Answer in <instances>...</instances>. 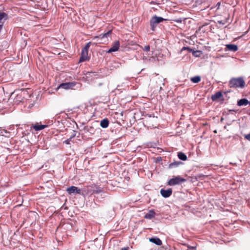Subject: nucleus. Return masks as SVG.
Listing matches in <instances>:
<instances>
[{"label": "nucleus", "mask_w": 250, "mask_h": 250, "mask_svg": "<svg viewBox=\"0 0 250 250\" xmlns=\"http://www.w3.org/2000/svg\"><path fill=\"white\" fill-rule=\"evenodd\" d=\"M230 88H243L245 86V82L243 77L232 78L229 82Z\"/></svg>", "instance_id": "1"}, {"label": "nucleus", "mask_w": 250, "mask_h": 250, "mask_svg": "<svg viewBox=\"0 0 250 250\" xmlns=\"http://www.w3.org/2000/svg\"><path fill=\"white\" fill-rule=\"evenodd\" d=\"M90 43V42H88L83 49L81 53V57L80 59V62L89 60V57L88 55V51L89 48Z\"/></svg>", "instance_id": "2"}, {"label": "nucleus", "mask_w": 250, "mask_h": 250, "mask_svg": "<svg viewBox=\"0 0 250 250\" xmlns=\"http://www.w3.org/2000/svg\"><path fill=\"white\" fill-rule=\"evenodd\" d=\"M186 180L180 176H176L171 178L167 182V184L170 186H172L180 184L181 183L184 182Z\"/></svg>", "instance_id": "3"}, {"label": "nucleus", "mask_w": 250, "mask_h": 250, "mask_svg": "<svg viewBox=\"0 0 250 250\" xmlns=\"http://www.w3.org/2000/svg\"><path fill=\"white\" fill-rule=\"evenodd\" d=\"M110 34L111 31H109L104 34H102L99 36L94 37L93 39H97V42L98 43H103L107 41V40H104V38H107V36H109Z\"/></svg>", "instance_id": "4"}, {"label": "nucleus", "mask_w": 250, "mask_h": 250, "mask_svg": "<svg viewBox=\"0 0 250 250\" xmlns=\"http://www.w3.org/2000/svg\"><path fill=\"white\" fill-rule=\"evenodd\" d=\"M77 84L76 82L64 83L60 84L58 88H62L65 90H68L72 88Z\"/></svg>", "instance_id": "5"}, {"label": "nucleus", "mask_w": 250, "mask_h": 250, "mask_svg": "<svg viewBox=\"0 0 250 250\" xmlns=\"http://www.w3.org/2000/svg\"><path fill=\"white\" fill-rule=\"evenodd\" d=\"M166 20L161 17H157L156 16H154L152 17L151 18L150 23L151 26H154L155 24L159 23L161 22H162L163 21Z\"/></svg>", "instance_id": "6"}, {"label": "nucleus", "mask_w": 250, "mask_h": 250, "mask_svg": "<svg viewBox=\"0 0 250 250\" xmlns=\"http://www.w3.org/2000/svg\"><path fill=\"white\" fill-rule=\"evenodd\" d=\"M66 191L69 194L75 193L78 194H81V190L79 188H77V187L73 186L68 188L66 189Z\"/></svg>", "instance_id": "7"}, {"label": "nucleus", "mask_w": 250, "mask_h": 250, "mask_svg": "<svg viewBox=\"0 0 250 250\" xmlns=\"http://www.w3.org/2000/svg\"><path fill=\"white\" fill-rule=\"evenodd\" d=\"M172 189L168 188L167 189H161L160 190V193L161 195L164 198H167L171 196L172 194Z\"/></svg>", "instance_id": "8"}, {"label": "nucleus", "mask_w": 250, "mask_h": 250, "mask_svg": "<svg viewBox=\"0 0 250 250\" xmlns=\"http://www.w3.org/2000/svg\"><path fill=\"white\" fill-rule=\"evenodd\" d=\"M120 46V44L119 41L115 42L112 47L107 51V53H109L117 51L119 49Z\"/></svg>", "instance_id": "9"}, {"label": "nucleus", "mask_w": 250, "mask_h": 250, "mask_svg": "<svg viewBox=\"0 0 250 250\" xmlns=\"http://www.w3.org/2000/svg\"><path fill=\"white\" fill-rule=\"evenodd\" d=\"M186 49H187L190 52L192 51L193 55L196 57H199L200 54H201V52L200 51H192V50L191 49H190V48H189L188 47H183V48L182 49V51H183L184 50H186Z\"/></svg>", "instance_id": "10"}, {"label": "nucleus", "mask_w": 250, "mask_h": 250, "mask_svg": "<svg viewBox=\"0 0 250 250\" xmlns=\"http://www.w3.org/2000/svg\"><path fill=\"white\" fill-rule=\"evenodd\" d=\"M155 213L152 209L149 210L148 212L146 213L144 216L145 218L151 219L155 217Z\"/></svg>", "instance_id": "11"}, {"label": "nucleus", "mask_w": 250, "mask_h": 250, "mask_svg": "<svg viewBox=\"0 0 250 250\" xmlns=\"http://www.w3.org/2000/svg\"><path fill=\"white\" fill-rule=\"evenodd\" d=\"M226 48L230 51H233V52H236L238 50V47L237 45L235 44H229L226 45Z\"/></svg>", "instance_id": "12"}, {"label": "nucleus", "mask_w": 250, "mask_h": 250, "mask_svg": "<svg viewBox=\"0 0 250 250\" xmlns=\"http://www.w3.org/2000/svg\"><path fill=\"white\" fill-rule=\"evenodd\" d=\"M249 104V101L245 98L242 99L237 102V105L238 106L247 105Z\"/></svg>", "instance_id": "13"}, {"label": "nucleus", "mask_w": 250, "mask_h": 250, "mask_svg": "<svg viewBox=\"0 0 250 250\" xmlns=\"http://www.w3.org/2000/svg\"><path fill=\"white\" fill-rule=\"evenodd\" d=\"M150 242L156 244L157 245L160 246L162 244L161 240L158 238L156 237L151 238L149 239Z\"/></svg>", "instance_id": "14"}, {"label": "nucleus", "mask_w": 250, "mask_h": 250, "mask_svg": "<svg viewBox=\"0 0 250 250\" xmlns=\"http://www.w3.org/2000/svg\"><path fill=\"white\" fill-rule=\"evenodd\" d=\"M109 125V122L107 119L102 120L100 122L101 126L103 128H106Z\"/></svg>", "instance_id": "15"}, {"label": "nucleus", "mask_w": 250, "mask_h": 250, "mask_svg": "<svg viewBox=\"0 0 250 250\" xmlns=\"http://www.w3.org/2000/svg\"><path fill=\"white\" fill-rule=\"evenodd\" d=\"M178 157L179 159L182 161H186L187 159L186 155L183 152H179L178 153Z\"/></svg>", "instance_id": "16"}, {"label": "nucleus", "mask_w": 250, "mask_h": 250, "mask_svg": "<svg viewBox=\"0 0 250 250\" xmlns=\"http://www.w3.org/2000/svg\"><path fill=\"white\" fill-rule=\"evenodd\" d=\"M190 80L193 83H198L201 81V78L200 76H197L191 78Z\"/></svg>", "instance_id": "17"}, {"label": "nucleus", "mask_w": 250, "mask_h": 250, "mask_svg": "<svg viewBox=\"0 0 250 250\" xmlns=\"http://www.w3.org/2000/svg\"><path fill=\"white\" fill-rule=\"evenodd\" d=\"M46 125H35L33 126V128L37 131L40 130L44 129Z\"/></svg>", "instance_id": "18"}, {"label": "nucleus", "mask_w": 250, "mask_h": 250, "mask_svg": "<svg viewBox=\"0 0 250 250\" xmlns=\"http://www.w3.org/2000/svg\"><path fill=\"white\" fill-rule=\"evenodd\" d=\"M8 19L7 15L4 12H0V21L2 20H7Z\"/></svg>", "instance_id": "19"}, {"label": "nucleus", "mask_w": 250, "mask_h": 250, "mask_svg": "<svg viewBox=\"0 0 250 250\" xmlns=\"http://www.w3.org/2000/svg\"><path fill=\"white\" fill-rule=\"evenodd\" d=\"M22 100V98H21V93H19L17 95V98L15 99V102L16 103H19L20 102H21Z\"/></svg>", "instance_id": "20"}, {"label": "nucleus", "mask_w": 250, "mask_h": 250, "mask_svg": "<svg viewBox=\"0 0 250 250\" xmlns=\"http://www.w3.org/2000/svg\"><path fill=\"white\" fill-rule=\"evenodd\" d=\"M211 98L213 101H215L219 98V92H217L214 95H212Z\"/></svg>", "instance_id": "21"}, {"label": "nucleus", "mask_w": 250, "mask_h": 250, "mask_svg": "<svg viewBox=\"0 0 250 250\" xmlns=\"http://www.w3.org/2000/svg\"><path fill=\"white\" fill-rule=\"evenodd\" d=\"M75 135H73L72 136H71L69 139L66 140L64 143L65 144H67V145H69L70 144V141L71 140L72 138H73L74 137Z\"/></svg>", "instance_id": "22"}, {"label": "nucleus", "mask_w": 250, "mask_h": 250, "mask_svg": "<svg viewBox=\"0 0 250 250\" xmlns=\"http://www.w3.org/2000/svg\"><path fill=\"white\" fill-rule=\"evenodd\" d=\"M179 163V162H174V163H171L170 165H169V167H177L178 166Z\"/></svg>", "instance_id": "23"}, {"label": "nucleus", "mask_w": 250, "mask_h": 250, "mask_svg": "<svg viewBox=\"0 0 250 250\" xmlns=\"http://www.w3.org/2000/svg\"><path fill=\"white\" fill-rule=\"evenodd\" d=\"M144 50L146 51H149L150 50L149 45H146L144 47Z\"/></svg>", "instance_id": "24"}, {"label": "nucleus", "mask_w": 250, "mask_h": 250, "mask_svg": "<svg viewBox=\"0 0 250 250\" xmlns=\"http://www.w3.org/2000/svg\"><path fill=\"white\" fill-rule=\"evenodd\" d=\"M245 138L250 141V133L245 136Z\"/></svg>", "instance_id": "25"}, {"label": "nucleus", "mask_w": 250, "mask_h": 250, "mask_svg": "<svg viewBox=\"0 0 250 250\" xmlns=\"http://www.w3.org/2000/svg\"><path fill=\"white\" fill-rule=\"evenodd\" d=\"M129 248L128 247H125L122 248L121 250H128Z\"/></svg>", "instance_id": "26"}, {"label": "nucleus", "mask_w": 250, "mask_h": 250, "mask_svg": "<svg viewBox=\"0 0 250 250\" xmlns=\"http://www.w3.org/2000/svg\"><path fill=\"white\" fill-rule=\"evenodd\" d=\"M219 95H220V100L221 97L223 96V95H222V94L221 92H220Z\"/></svg>", "instance_id": "27"}, {"label": "nucleus", "mask_w": 250, "mask_h": 250, "mask_svg": "<svg viewBox=\"0 0 250 250\" xmlns=\"http://www.w3.org/2000/svg\"><path fill=\"white\" fill-rule=\"evenodd\" d=\"M90 129H91V130H92V131H94V130H94V128H93V127H92V126H90V129H89V131H90Z\"/></svg>", "instance_id": "28"}, {"label": "nucleus", "mask_w": 250, "mask_h": 250, "mask_svg": "<svg viewBox=\"0 0 250 250\" xmlns=\"http://www.w3.org/2000/svg\"><path fill=\"white\" fill-rule=\"evenodd\" d=\"M151 28L152 30H154L155 25L154 26H151Z\"/></svg>", "instance_id": "29"}, {"label": "nucleus", "mask_w": 250, "mask_h": 250, "mask_svg": "<svg viewBox=\"0 0 250 250\" xmlns=\"http://www.w3.org/2000/svg\"><path fill=\"white\" fill-rule=\"evenodd\" d=\"M229 112H231V113L232 112H234L233 110H229Z\"/></svg>", "instance_id": "30"}, {"label": "nucleus", "mask_w": 250, "mask_h": 250, "mask_svg": "<svg viewBox=\"0 0 250 250\" xmlns=\"http://www.w3.org/2000/svg\"><path fill=\"white\" fill-rule=\"evenodd\" d=\"M177 21V22H181V21H179V20H178V21Z\"/></svg>", "instance_id": "31"}, {"label": "nucleus", "mask_w": 250, "mask_h": 250, "mask_svg": "<svg viewBox=\"0 0 250 250\" xmlns=\"http://www.w3.org/2000/svg\"><path fill=\"white\" fill-rule=\"evenodd\" d=\"M219 23H222V21H219ZM223 24H224V23H223Z\"/></svg>", "instance_id": "32"}, {"label": "nucleus", "mask_w": 250, "mask_h": 250, "mask_svg": "<svg viewBox=\"0 0 250 250\" xmlns=\"http://www.w3.org/2000/svg\"><path fill=\"white\" fill-rule=\"evenodd\" d=\"M214 132L215 133H216V132H217V131L215 130H214Z\"/></svg>", "instance_id": "33"}, {"label": "nucleus", "mask_w": 250, "mask_h": 250, "mask_svg": "<svg viewBox=\"0 0 250 250\" xmlns=\"http://www.w3.org/2000/svg\"><path fill=\"white\" fill-rule=\"evenodd\" d=\"M223 120V118L222 117V118H221V121H222Z\"/></svg>", "instance_id": "34"}, {"label": "nucleus", "mask_w": 250, "mask_h": 250, "mask_svg": "<svg viewBox=\"0 0 250 250\" xmlns=\"http://www.w3.org/2000/svg\"><path fill=\"white\" fill-rule=\"evenodd\" d=\"M248 114H249V115H250V112Z\"/></svg>", "instance_id": "35"}, {"label": "nucleus", "mask_w": 250, "mask_h": 250, "mask_svg": "<svg viewBox=\"0 0 250 250\" xmlns=\"http://www.w3.org/2000/svg\"><path fill=\"white\" fill-rule=\"evenodd\" d=\"M249 104H250V102H249Z\"/></svg>", "instance_id": "36"}]
</instances>
